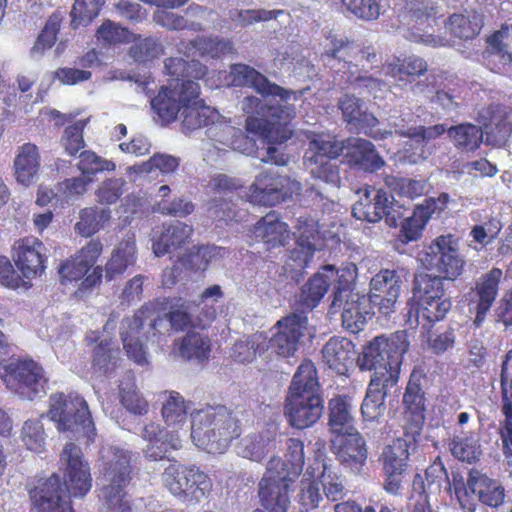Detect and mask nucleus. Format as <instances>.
I'll return each instance as SVG.
<instances>
[{"label":"nucleus","mask_w":512,"mask_h":512,"mask_svg":"<svg viewBox=\"0 0 512 512\" xmlns=\"http://www.w3.org/2000/svg\"><path fill=\"white\" fill-rule=\"evenodd\" d=\"M395 133L408 138L403 149V159L409 164H417L425 161L437 150L436 145H428L426 142L422 141V137L412 126L408 129H404L395 123Z\"/></svg>","instance_id":"a19ab883"},{"label":"nucleus","mask_w":512,"mask_h":512,"mask_svg":"<svg viewBox=\"0 0 512 512\" xmlns=\"http://www.w3.org/2000/svg\"><path fill=\"white\" fill-rule=\"evenodd\" d=\"M193 233L192 226L180 221L165 223L152 235V251L156 257L173 253L183 248Z\"/></svg>","instance_id":"5701e85b"},{"label":"nucleus","mask_w":512,"mask_h":512,"mask_svg":"<svg viewBox=\"0 0 512 512\" xmlns=\"http://www.w3.org/2000/svg\"><path fill=\"white\" fill-rule=\"evenodd\" d=\"M434 209L432 205L417 206L412 215L406 216L401 222L400 239L403 243L416 241L420 238L422 230L430 219Z\"/></svg>","instance_id":"5fc2aeb1"},{"label":"nucleus","mask_w":512,"mask_h":512,"mask_svg":"<svg viewBox=\"0 0 512 512\" xmlns=\"http://www.w3.org/2000/svg\"><path fill=\"white\" fill-rule=\"evenodd\" d=\"M162 482L173 496L187 504L199 503L212 488L210 478L199 468L178 463L164 469Z\"/></svg>","instance_id":"6e6552de"},{"label":"nucleus","mask_w":512,"mask_h":512,"mask_svg":"<svg viewBox=\"0 0 512 512\" xmlns=\"http://www.w3.org/2000/svg\"><path fill=\"white\" fill-rule=\"evenodd\" d=\"M176 345L182 358L204 361L211 352V343L207 335L199 332L187 333Z\"/></svg>","instance_id":"864d4df0"},{"label":"nucleus","mask_w":512,"mask_h":512,"mask_svg":"<svg viewBox=\"0 0 512 512\" xmlns=\"http://www.w3.org/2000/svg\"><path fill=\"white\" fill-rule=\"evenodd\" d=\"M178 51L187 57L199 55L216 58L231 53L233 51V46L230 41L219 39L217 37H199L195 40L189 41L188 43L180 42Z\"/></svg>","instance_id":"58836bf2"},{"label":"nucleus","mask_w":512,"mask_h":512,"mask_svg":"<svg viewBox=\"0 0 512 512\" xmlns=\"http://www.w3.org/2000/svg\"><path fill=\"white\" fill-rule=\"evenodd\" d=\"M335 281V268L333 265L324 266L303 286L300 294L301 302L312 309L318 305L325 296L329 287Z\"/></svg>","instance_id":"e433bc0d"},{"label":"nucleus","mask_w":512,"mask_h":512,"mask_svg":"<svg viewBox=\"0 0 512 512\" xmlns=\"http://www.w3.org/2000/svg\"><path fill=\"white\" fill-rule=\"evenodd\" d=\"M267 347V337L263 333H254L247 338L240 339L231 348V357L239 363L252 362L257 354H261Z\"/></svg>","instance_id":"4d7b16f0"},{"label":"nucleus","mask_w":512,"mask_h":512,"mask_svg":"<svg viewBox=\"0 0 512 512\" xmlns=\"http://www.w3.org/2000/svg\"><path fill=\"white\" fill-rule=\"evenodd\" d=\"M406 331H397L389 337H376L357 359L361 370L373 371L370 380L396 386L399 379L403 355L408 351Z\"/></svg>","instance_id":"20e7f679"},{"label":"nucleus","mask_w":512,"mask_h":512,"mask_svg":"<svg viewBox=\"0 0 512 512\" xmlns=\"http://www.w3.org/2000/svg\"><path fill=\"white\" fill-rule=\"evenodd\" d=\"M484 17L476 10H465L463 13L452 14L446 27L449 32L459 39H473L483 27Z\"/></svg>","instance_id":"79ce46f5"},{"label":"nucleus","mask_w":512,"mask_h":512,"mask_svg":"<svg viewBox=\"0 0 512 512\" xmlns=\"http://www.w3.org/2000/svg\"><path fill=\"white\" fill-rule=\"evenodd\" d=\"M286 446V461L281 460L278 470L285 471L292 479H295L303 470L305 459L304 443L299 439L289 438L287 439Z\"/></svg>","instance_id":"680f3d73"},{"label":"nucleus","mask_w":512,"mask_h":512,"mask_svg":"<svg viewBox=\"0 0 512 512\" xmlns=\"http://www.w3.org/2000/svg\"><path fill=\"white\" fill-rule=\"evenodd\" d=\"M103 251V244L98 239L90 240L75 256L63 262L59 267V275L63 283L82 279L94 266Z\"/></svg>","instance_id":"b1692460"},{"label":"nucleus","mask_w":512,"mask_h":512,"mask_svg":"<svg viewBox=\"0 0 512 512\" xmlns=\"http://www.w3.org/2000/svg\"><path fill=\"white\" fill-rule=\"evenodd\" d=\"M478 120L484 126L485 142L501 147L512 133V112L504 106L489 105L478 113Z\"/></svg>","instance_id":"412c9836"},{"label":"nucleus","mask_w":512,"mask_h":512,"mask_svg":"<svg viewBox=\"0 0 512 512\" xmlns=\"http://www.w3.org/2000/svg\"><path fill=\"white\" fill-rule=\"evenodd\" d=\"M503 277V272L499 268H492L482 274L474 286L464 294L463 299L468 307V311L474 317L472 325L474 328L482 327L488 314L493 307L499 292V284Z\"/></svg>","instance_id":"9b49d317"},{"label":"nucleus","mask_w":512,"mask_h":512,"mask_svg":"<svg viewBox=\"0 0 512 512\" xmlns=\"http://www.w3.org/2000/svg\"><path fill=\"white\" fill-rule=\"evenodd\" d=\"M278 429L269 425L259 432L246 435L237 445V453L243 458L252 461H261L277 446Z\"/></svg>","instance_id":"c85d7f7f"},{"label":"nucleus","mask_w":512,"mask_h":512,"mask_svg":"<svg viewBox=\"0 0 512 512\" xmlns=\"http://www.w3.org/2000/svg\"><path fill=\"white\" fill-rule=\"evenodd\" d=\"M443 278L440 276L422 275L416 280L414 287V297L417 302L422 300H441L442 297H450L446 294L443 286Z\"/></svg>","instance_id":"e2e57ef3"},{"label":"nucleus","mask_w":512,"mask_h":512,"mask_svg":"<svg viewBox=\"0 0 512 512\" xmlns=\"http://www.w3.org/2000/svg\"><path fill=\"white\" fill-rule=\"evenodd\" d=\"M279 457H271L266 472L258 484L261 505L269 512H287L290 506V486L295 480L285 471H279Z\"/></svg>","instance_id":"9d476101"},{"label":"nucleus","mask_w":512,"mask_h":512,"mask_svg":"<svg viewBox=\"0 0 512 512\" xmlns=\"http://www.w3.org/2000/svg\"><path fill=\"white\" fill-rule=\"evenodd\" d=\"M426 71V62L417 56L407 57L402 64H399V60H397L396 62L386 63L382 67V73L385 76L394 79L393 83L401 87L406 85V76H420Z\"/></svg>","instance_id":"3c124183"},{"label":"nucleus","mask_w":512,"mask_h":512,"mask_svg":"<svg viewBox=\"0 0 512 512\" xmlns=\"http://www.w3.org/2000/svg\"><path fill=\"white\" fill-rule=\"evenodd\" d=\"M345 158L352 166L364 171L374 172L385 164L374 145L362 138H347L344 140Z\"/></svg>","instance_id":"c756f323"},{"label":"nucleus","mask_w":512,"mask_h":512,"mask_svg":"<svg viewBox=\"0 0 512 512\" xmlns=\"http://www.w3.org/2000/svg\"><path fill=\"white\" fill-rule=\"evenodd\" d=\"M180 116L184 133H190L203 126H210L220 118V114L215 109L205 105L199 99V95L193 97L191 101L184 102Z\"/></svg>","instance_id":"2f4dec72"},{"label":"nucleus","mask_w":512,"mask_h":512,"mask_svg":"<svg viewBox=\"0 0 512 512\" xmlns=\"http://www.w3.org/2000/svg\"><path fill=\"white\" fill-rule=\"evenodd\" d=\"M345 122L352 128L374 139H383L392 134L390 131L376 129L378 119L368 112L366 102L354 95L345 94L338 101Z\"/></svg>","instance_id":"f3484780"},{"label":"nucleus","mask_w":512,"mask_h":512,"mask_svg":"<svg viewBox=\"0 0 512 512\" xmlns=\"http://www.w3.org/2000/svg\"><path fill=\"white\" fill-rule=\"evenodd\" d=\"M50 419L58 431L70 433L71 438L86 437L88 442L95 438V427L86 401L78 394L56 393L50 396Z\"/></svg>","instance_id":"423d86ee"},{"label":"nucleus","mask_w":512,"mask_h":512,"mask_svg":"<svg viewBox=\"0 0 512 512\" xmlns=\"http://www.w3.org/2000/svg\"><path fill=\"white\" fill-rule=\"evenodd\" d=\"M403 403L405 406L404 435L418 441L425 423V397L419 375L413 373L410 376Z\"/></svg>","instance_id":"aec40b11"},{"label":"nucleus","mask_w":512,"mask_h":512,"mask_svg":"<svg viewBox=\"0 0 512 512\" xmlns=\"http://www.w3.org/2000/svg\"><path fill=\"white\" fill-rule=\"evenodd\" d=\"M284 410L292 427L305 429L321 418L324 403L321 395L288 394Z\"/></svg>","instance_id":"6ab92c4d"},{"label":"nucleus","mask_w":512,"mask_h":512,"mask_svg":"<svg viewBox=\"0 0 512 512\" xmlns=\"http://www.w3.org/2000/svg\"><path fill=\"white\" fill-rule=\"evenodd\" d=\"M401 286V276L395 270H381L371 279L368 299L378 306L380 313L388 316L396 310Z\"/></svg>","instance_id":"a211bd4d"},{"label":"nucleus","mask_w":512,"mask_h":512,"mask_svg":"<svg viewBox=\"0 0 512 512\" xmlns=\"http://www.w3.org/2000/svg\"><path fill=\"white\" fill-rule=\"evenodd\" d=\"M449 137L454 145L463 151L476 150L483 141V130L471 123H463L448 128Z\"/></svg>","instance_id":"6e6d98bb"},{"label":"nucleus","mask_w":512,"mask_h":512,"mask_svg":"<svg viewBox=\"0 0 512 512\" xmlns=\"http://www.w3.org/2000/svg\"><path fill=\"white\" fill-rule=\"evenodd\" d=\"M300 190L297 180L265 172L256 177L245 196L253 205L274 206L298 195Z\"/></svg>","instance_id":"f8f14e48"},{"label":"nucleus","mask_w":512,"mask_h":512,"mask_svg":"<svg viewBox=\"0 0 512 512\" xmlns=\"http://www.w3.org/2000/svg\"><path fill=\"white\" fill-rule=\"evenodd\" d=\"M428 269L442 274L443 279L454 280L463 270L464 261L460 258L457 243L452 235H442L429 246L423 259Z\"/></svg>","instance_id":"ddd939ff"},{"label":"nucleus","mask_w":512,"mask_h":512,"mask_svg":"<svg viewBox=\"0 0 512 512\" xmlns=\"http://www.w3.org/2000/svg\"><path fill=\"white\" fill-rule=\"evenodd\" d=\"M195 303L178 300L172 304L167 313L174 331H183L189 327H197L194 319Z\"/></svg>","instance_id":"0e129e2a"},{"label":"nucleus","mask_w":512,"mask_h":512,"mask_svg":"<svg viewBox=\"0 0 512 512\" xmlns=\"http://www.w3.org/2000/svg\"><path fill=\"white\" fill-rule=\"evenodd\" d=\"M43 243L34 237L20 239L14 246V260L23 276L30 279L45 270Z\"/></svg>","instance_id":"cd10ccee"},{"label":"nucleus","mask_w":512,"mask_h":512,"mask_svg":"<svg viewBox=\"0 0 512 512\" xmlns=\"http://www.w3.org/2000/svg\"><path fill=\"white\" fill-rule=\"evenodd\" d=\"M416 442L405 436V438H397L391 445L385 447L382 453L384 472L403 473L410 450H415Z\"/></svg>","instance_id":"ea45409f"},{"label":"nucleus","mask_w":512,"mask_h":512,"mask_svg":"<svg viewBox=\"0 0 512 512\" xmlns=\"http://www.w3.org/2000/svg\"><path fill=\"white\" fill-rule=\"evenodd\" d=\"M468 488L471 494L477 496L478 500L486 506L498 508L504 503V487L498 481L478 471L470 472Z\"/></svg>","instance_id":"473e14b6"},{"label":"nucleus","mask_w":512,"mask_h":512,"mask_svg":"<svg viewBox=\"0 0 512 512\" xmlns=\"http://www.w3.org/2000/svg\"><path fill=\"white\" fill-rule=\"evenodd\" d=\"M352 348L353 344L348 339L331 338L322 349L323 360L331 369L342 374L352 360Z\"/></svg>","instance_id":"de8ad7c7"},{"label":"nucleus","mask_w":512,"mask_h":512,"mask_svg":"<svg viewBox=\"0 0 512 512\" xmlns=\"http://www.w3.org/2000/svg\"><path fill=\"white\" fill-rule=\"evenodd\" d=\"M334 292L329 312H341L343 326L352 333L360 331L371 317V303L367 296L358 293Z\"/></svg>","instance_id":"dca6fc26"},{"label":"nucleus","mask_w":512,"mask_h":512,"mask_svg":"<svg viewBox=\"0 0 512 512\" xmlns=\"http://www.w3.org/2000/svg\"><path fill=\"white\" fill-rule=\"evenodd\" d=\"M99 471L104 481L101 495L105 501L125 496L131 480V452L118 446L105 445L100 450Z\"/></svg>","instance_id":"1a4fd4ad"},{"label":"nucleus","mask_w":512,"mask_h":512,"mask_svg":"<svg viewBox=\"0 0 512 512\" xmlns=\"http://www.w3.org/2000/svg\"><path fill=\"white\" fill-rule=\"evenodd\" d=\"M277 333L269 341L267 347L283 357L294 355L298 350L308 329V319L303 312L291 313L277 321Z\"/></svg>","instance_id":"2eb2a0df"},{"label":"nucleus","mask_w":512,"mask_h":512,"mask_svg":"<svg viewBox=\"0 0 512 512\" xmlns=\"http://www.w3.org/2000/svg\"><path fill=\"white\" fill-rule=\"evenodd\" d=\"M120 402L134 415H145L149 410L148 401L141 395L135 384V377L127 372L119 384Z\"/></svg>","instance_id":"8fccbe9b"},{"label":"nucleus","mask_w":512,"mask_h":512,"mask_svg":"<svg viewBox=\"0 0 512 512\" xmlns=\"http://www.w3.org/2000/svg\"><path fill=\"white\" fill-rule=\"evenodd\" d=\"M110 218L111 211L108 208L85 207L79 211L74 230L83 237H90L103 229Z\"/></svg>","instance_id":"09e8293b"},{"label":"nucleus","mask_w":512,"mask_h":512,"mask_svg":"<svg viewBox=\"0 0 512 512\" xmlns=\"http://www.w3.org/2000/svg\"><path fill=\"white\" fill-rule=\"evenodd\" d=\"M388 193L382 189H366L353 205L352 214L356 219L376 223L380 221L387 208Z\"/></svg>","instance_id":"72a5a7b5"},{"label":"nucleus","mask_w":512,"mask_h":512,"mask_svg":"<svg viewBox=\"0 0 512 512\" xmlns=\"http://www.w3.org/2000/svg\"><path fill=\"white\" fill-rule=\"evenodd\" d=\"M130 56L136 62L151 61L163 53V47L153 37H134L133 44L129 50Z\"/></svg>","instance_id":"774afa93"},{"label":"nucleus","mask_w":512,"mask_h":512,"mask_svg":"<svg viewBox=\"0 0 512 512\" xmlns=\"http://www.w3.org/2000/svg\"><path fill=\"white\" fill-rule=\"evenodd\" d=\"M120 350L113 347L110 341H101L95 348L93 367L101 374H108L116 368Z\"/></svg>","instance_id":"69168bd1"},{"label":"nucleus","mask_w":512,"mask_h":512,"mask_svg":"<svg viewBox=\"0 0 512 512\" xmlns=\"http://www.w3.org/2000/svg\"><path fill=\"white\" fill-rule=\"evenodd\" d=\"M288 394L321 395L317 371L311 361H304L293 376Z\"/></svg>","instance_id":"603ef678"},{"label":"nucleus","mask_w":512,"mask_h":512,"mask_svg":"<svg viewBox=\"0 0 512 512\" xmlns=\"http://www.w3.org/2000/svg\"><path fill=\"white\" fill-rule=\"evenodd\" d=\"M141 436L147 442L143 454L151 461L161 460L167 457L171 450H179L182 447V439L176 430H165L154 422L143 427Z\"/></svg>","instance_id":"4be33fe9"},{"label":"nucleus","mask_w":512,"mask_h":512,"mask_svg":"<svg viewBox=\"0 0 512 512\" xmlns=\"http://www.w3.org/2000/svg\"><path fill=\"white\" fill-rule=\"evenodd\" d=\"M229 78L233 86L252 87L263 96L280 98V102H274L256 96H246L241 107L245 113L251 114L246 119V129L249 133L260 136L268 144H281L287 141L292 135L288 123L296 115L295 107L289 101H297L302 92L286 90L271 83L264 75L244 64L232 65Z\"/></svg>","instance_id":"f257e3e1"},{"label":"nucleus","mask_w":512,"mask_h":512,"mask_svg":"<svg viewBox=\"0 0 512 512\" xmlns=\"http://www.w3.org/2000/svg\"><path fill=\"white\" fill-rule=\"evenodd\" d=\"M377 380H370L366 396L361 405V413L366 421L379 420L385 413V397L394 386H386Z\"/></svg>","instance_id":"49530a36"},{"label":"nucleus","mask_w":512,"mask_h":512,"mask_svg":"<svg viewBox=\"0 0 512 512\" xmlns=\"http://www.w3.org/2000/svg\"><path fill=\"white\" fill-rule=\"evenodd\" d=\"M64 486L57 474L51 475L30 491L35 512H73L70 497H84L92 487L88 462L76 444L67 443L60 454Z\"/></svg>","instance_id":"7ed1b4c3"},{"label":"nucleus","mask_w":512,"mask_h":512,"mask_svg":"<svg viewBox=\"0 0 512 512\" xmlns=\"http://www.w3.org/2000/svg\"><path fill=\"white\" fill-rule=\"evenodd\" d=\"M329 43L325 45L323 56L326 58L327 64L335 68L337 64L340 66L337 71L343 68L349 69L352 59L357 57L359 61L365 59L367 62L374 63L377 58L375 50L371 47L360 49L353 42H345L343 39H327Z\"/></svg>","instance_id":"bb28decb"},{"label":"nucleus","mask_w":512,"mask_h":512,"mask_svg":"<svg viewBox=\"0 0 512 512\" xmlns=\"http://www.w3.org/2000/svg\"><path fill=\"white\" fill-rule=\"evenodd\" d=\"M40 169V154L38 147L25 143L19 147L14 159V176L24 187H29L37 178Z\"/></svg>","instance_id":"f704fd0d"},{"label":"nucleus","mask_w":512,"mask_h":512,"mask_svg":"<svg viewBox=\"0 0 512 512\" xmlns=\"http://www.w3.org/2000/svg\"><path fill=\"white\" fill-rule=\"evenodd\" d=\"M199 93L200 86L195 81L170 83L169 87L163 86L157 96L151 99V107L162 122L169 123L177 118L184 102L191 101Z\"/></svg>","instance_id":"4468645a"},{"label":"nucleus","mask_w":512,"mask_h":512,"mask_svg":"<svg viewBox=\"0 0 512 512\" xmlns=\"http://www.w3.org/2000/svg\"><path fill=\"white\" fill-rule=\"evenodd\" d=\"M123 327L125 330L121 332V337L124 349L128 357L139 365L148 362L141 338L152 343H160L174 330L167 313L151 318L145 310H140L131 319H126Z\"/></svg>","instance_id":"39448f33"},{"label":"nucleus","mask_w":512,"mask_h":512,"mask_svg":"<svg viewBox=\"0 0 512 512\" xmlns=\"http://www.w3.org/2000/svg\"><path fill=\"white\" fill-rule=\"evenodd\" d=\"M501 386L503 392L502 412L505 416L501 422V439L503 449L512 451V378L507 361L502 365Z\"/></svg>","instance_id":"a18cd8bd"},{"label":"nucleus","mask_w":512,"mask_h":512,"mask_svg":"<svg viewBox=\"0 0 512 512\" xmlns=\"http://www.w3.org/2000/svg\"><path fill=\"white\" fill-rule=\"evenodd\" d=\"M489 53L498 58L502 67L498 71L510 72L512 69V24H502L500 29L487 38Z\"/></svg>","instance_id":"37998d69"},{"label":"nucleus","mask_w":512,"mask_h":512,"mask_svg":"<svg viewBox=\"0 0 512 512\" xmlns=\"http://www.w3.org/2000/svg\"><path fill=\"white\" fill-rule=\"evenodd\" d=\"M0 378L11 392L22 399L32 401L46 394L44 369L32 359H12L1 364Z\"/></svg>","instance_id":"0eeeda50"},{"label":"nucleus","mask_w":512,"mask_h":512,"mask_svg":"<svg viewBox=\"0 0 512 512\" xmlns=\"http://www.w3.org/2000/svg\"><path fill=\"white\" fill-rule=\"evenodd\" d=\"M343 152L344 140L338 141L335 137L325 134L313 135L305 153V164L318 162V157L322 161L334 160Z\"/></svg>","instance_id":"c03bdc74"},{"label":"nucleus","mask_w":512,"mask_h":512,"mask_svg":"<svg viewBox=\"0 0 512 512\" xmlns=\"http://www.w3.org/2000/svg\"><path fill=\"white\" fill-rule=\"evenodd\" d=\"M322 491L318 475L314 476L307 471L300 481L298 494L302 508L306 511L317 508L323 499Z\"/></svg>","instance_id":"052dcab7"},{"label":"nucleus","mask_w":512,"mask_h":512,"mask_svg":"<svg viewBox=\"0 0 512 512\" xmlns=\"http://www.w3.org/2000/svg\"><path fill=\"white\" fill-rule=\"evenodd\" d=\"M319 240V231L314 220L305 221L303 225H299L296 247L290 251L286 266L292 271L304 269L319 248Z\"/></svg>","instance_id":"393cba45"},{"label":"nucleus","mask_w":512,"mask_h":512,"mask_svg":"<svg viewBox=\"0 0 512 512\" xmlns=\"http://www.w3.org/2000/svg\"><path fill=\"white\" fill-rule=\"evenodd\" d=\"M451 453L459 460L473 463L481 454V445L476 433L455 435L450 442Z\"/></svg>","instance_id":"bf43d9fd"},{"label":"nucleus","mask_w":512,"mask_h":512,"mask_svg":"<svg viewBox=\"0 0 512 512\" xmlns=\"http://www.w3.org/2000/svg\"><path fill=\"white\" fill-rule=\"evenodd\" d=\"M161 416L167 427H183L190 415L193 444L208 453H224L233 439L241 434L240 421L224 405H203L192 409V402L177 391L161 393Z\"/></svg>","instance_id":"f03ea898"},{"label":"nucleus","mask_w":512,"mask_h":512,"mask_svg":"<svg viewBox=\"0 0 512 512\" xmlns=\"http://www.w3.org/2000/svg\"><path fill=\"white\" fill-rule=\"evenodd\" d=\"M329 427L336 436L357 431L354 427L351 398L338 395L329 401Z\"/></svg>","instance_id":"4c0bfd02"},{"label":"nucleus","mask_w":512,"mask_h":512,"mask_svg":"<svg viewBox=\"0 0 512 512\" xmlns=\"http://www.w3.org/2000/svg\"><path fill=\"white\" fill-rule=\"evenodd\" d=\"M164 68L165 72L169 76L174 77L173 81H175V84H181L183 81H186L185 77L200 79L207 72V68L200 62L192 60L188 63L184 59L178 57L166 59L164 62ZM187 81L191 80L187 79Z\"/></svg>","instance_id":"13d9d810"},{"label":"nucleus","mask_w":512,"mask_h":512,"mask_svg":"<svg viewBox=\"0 0 512 512\" xmlns=\"http://www.w3.org/2000/svg\"><path fill=\"white\" fill-rule=\"evenodd\" d=\"M137 259L136 240L133 234H128L113 250L110 260L105 267V276L112 280L123 274L128 267L133 266Z\"/></svg>","instance_id":"c9c22d12"},{"label":"nucleus","mask_w":512,"mask_h":512,"mask_svg":"<svg viewBox=\"0 0 512 512\" xmlns=\"http://www.w3.org/2000/svg\"><path fill=\"white\" fill-rule=\"evenodd\" d=\"M254 238L263 242L267 249L284 246L290 239L288 225L275 212L262 217L252 231Z\"/></svg>","instance_id":"7c9ffc66"},{"label":"nucleus","mask_w":512,"mask_h":512,"mask_svg":"<svg viewBox=\"0 0 512 512\" xmlns=\"http://www.w3.org/2000/svg\"><path fill=\"white\" fill-rule=\"evenodd\" d=\"M339 462L353 472H360L367 459L365 441L358 431L335 436L332 440Z\"/></svg>","instance_id":"a878e982"},{"label":"nucleus","mask_w":512,"mask_h":512,"mask_svg":"<svg viewBox=\"0 0 512 512\" xmlns=\"http://www.w3.org/2000/svg\"><path fill=\"white\" fill-rule=\"evenodd\" d=\"M21 439L27 449L42 453L45 449L46 434L40 420L29 419L24 422L21 430Z\"/></svg>","instance_id":"338daca9"}]
</instances>
